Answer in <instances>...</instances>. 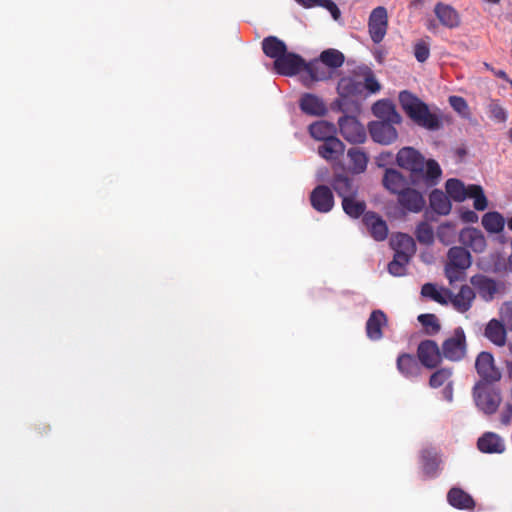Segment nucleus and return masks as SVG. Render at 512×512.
<instances>
[{
    "label": "nucleus",
    "mask_w": 512,
    "mask_h": 512,
    "mask_svg": "<svg viewBox=\"0 0 512 512\" xmlns=\"http://www.w3.org/2000/svg\"><path fill=\"white\" fill-rule=\"evenodd\" d=\"M424 473L429 477L436 476L440 464V458L435 449H424L421 452Z\"/></svg>",
    "instance_id": "e433bc0d"
},
{
    "label": "nucleus",
    "mask_w": 512,
    "mask_h": 512,
    "mask_svg": "<svg viewBox=\"0 0 512 512\" xmlns=\"http://www.w3.org/2000/svg\"><path fill=\"white\" fill-rule=\"evenodd\" d=\"M387 27V10L382 6H378L372 10L368 21L369 34L375 44L383 40L387 32Z\"/></svg>",
    "instance_id": "1a4fd4ad"
},
{
    "label": "nucleus",
    "mask_w": 512,
    "mask_h": 512,
    "mask_svg": "<svg viewBox=\"0 0 512 512\" xmlns=\"http://www.w3.org/2000/svg\"><path fill=\"white\" fill-rule=\"evenodd\" d=\"M484 229L490 233H499L503 230L505 221L498 212H488L482 217Z\"/></svg>",
    "instance_id": "ea45409f"
},
{
    "label": "nucleus",
    "mask_w": 512,
    "mask_h": 512,
    "mask_svg": "<svg viewBox=\"0 0 512 512\" xmlns=\"http://www.w3.org/2000/svg\"><path fill=\"white\" fill-rule=\"evenodd\" d=\"M434 14L440 24L446 28L454 29L460 25V14L449 4L443 2L436 3L434 6Z\"/></svg>",
    "instance_id": "a211bd4d"
},
{
    "label": "nucleus",
    "mask_w": 512,
    "mask_h": 512,
    "mask_svg": "<svg viewBox=\"0 0 512 512\" xmlns=\"http://www.w3.org/2000/svg\"><path fill=\"white\" fill-rule=\"evenodd\" d=\"M300 108L305 114L311 116H322L327 111L322 98H301Z\"/></svg>",
    "instance_id": "58836bf2"
},
{
    "label": "nucleus",
    "mask_w": 512,
    "mask_h": 512,
    "mask_svg": "<svg viewBox=\"0 0 512 512\" xmlns=\"http://www.w3.org/2000/svg\"><path fill=\"white\" fill-rule=\"evenodd\" d=\"M490 112H491V117L494 120H496L497 122L502 123V122H505L507 119L506 111L498 105H492Z\"/></svg>",
    "instance_id": "864d4df0"
},
{
    "label": "nucleus",
    "mask_w": 512,
    "mask_h": 512,
    "mask_svg": "<svg viewBox=\"0 0 512 512\" xmlns=\"http://www.w3.org/2000/svg\"><path fill=\"white\" fill-rule=\"evenodd\" d=\"M473 394L476 406L485 414H493L497 411L501 402V395L492 384L479 381L474 386Z\"/></svg>",
    "instance_id": "39448f33"
},
{
    "label": "nucleus",
    "mask_w": 512,
    "mask_h": 512,
    "mask_svg": "<svg viewBox=\"0 0 512 512\" xmlns=\"http://www.w3.org/2000/svg\"><path fill=\"white\" fill-rule=\"evenodd\" d=\"M361 103L359 98H336L332 104V110L342 112L343 116H354L360 113Z\"/></svg>",
    "instance_id": "72a5a7b5"
},
{
    "label": "nucleus",
    "mask_w": 512,
    "mask_h": 512,
    "mask_svg": "<svg viewBox=\"0 0 512 512\" xmlns=\"http://www.w3.org/2000/svg\"><path fill=\"white\" fill-rule=\"evenodd\" d=\"M397 368L408 379H416L421 373L419 362L410 354H402L397 358Z\"/></svg>",
    "instance_id": "393cba45"
},
{
    "label": "nucleus",
    "mask_w": 512,
    "mask_h": 512,
    "mask_svg": "<svg viewBox=\"0 0 512 512\" xmlns=\"http://www.w3.org/2000/svg\"><path fill=\"white\" fill-rule=\"evenodd\" d=\"M335 125L326 121H317L309 126L311 137L319 141L335 137Z\"/></svg>",
    "instance_id": "c9c22d12"
},
{
    "label": "nucleus",
    "mask_w": 512,
    "mask_h": 512,
    "mask_svg": "<svg viewBox=\"0 0 512 512\" xmlns=\"http://www.w3.org/2000/svg\"><path fill=\"white\" fill-rule=\"evenodd\" d=\"M511 417H512V408L509 406L508 411L502 415V418H501L502 423L506 424V425L509 424Z\"/></svg>",
    "instance_id": "13d9d810"
},
{
    "label": "nucleus",
    "mask_w": 512,
    "mask_h": 512,
    "mask_svg": "<svg viewBox=\"0 0 512 512\" xmlns=\"http://www.w3.org/2000/svg\"><path fill=\"white\" fill-rule=\"evenodd\" d=\"M478 449L483 453H502L505 450L503 439L493 432H486L477 442Z\"/></svg>",
    "instance_id": "b1692460"
},
{
    "label": "nucleus",
    "mask_w": 512,
    "mask_h": 512,
    "mask_svg": "<svg viewBox=\"0 0 512 512\" xmlns=\"http://www.w3.org/2000/svg\"><path fill=\"white\" fill-rule=\"evenodd\" d=\"M362 222L374 240L383 241L387 238V224L377 213L372 211L366 212Z\"/></svg>",
    "instance_id": "dca6fc26"
},
{
    "label": "nucleus",
    "mask_w": 512,
    "mask_h": 512,
    "mask_svg": "<svg viewBox=\"0 0 512 512\" xmlns=\"http://www.w3.org/2000/svg\"><path fill=\"white\" fill-rule=\"evenodd\" d=\"M373 114L379 119L378 121H391L401 123V116L397 113L395 106L388 98L378 100L372 106Z\"/></svg>",
    "instance_id": "4be33fe9"
},
{
    "label": "nucleus",
    "mask_w": 512,
    "mask_h": 512,
    "mask_svg": "<svg viewBox=\"0 0 512 512\" xmlns=\"http://www.w3.org/2000/svg\"><path fill=\"white\" fill-rule=\"evenodd\" d=\"M442 398L448 402L453 401V382H448L442 390Z\"/></svg>",
    "instance_id": "6e6d98bb"
},
{
    "label": "nucleus",
    "mask_w": 512,
    "mask_h": 512,
    "mask_svg": "<svg viewBox=\"0 0 512 512\" xmlns=\"http://www.w3.org/2000/svg\"><path fill=\"white\" fill-rule=\"evenodd\" d=\"M442 170L437 161L430 159L427 162L424 161V171L422 174H416V178H421L427 186H434L438 183L441 177Z\"/></svg>",
    "instance_id": "f704fd0d"
},
{
    "label": "nucleus",
    "mask_w": 512,
    "mask_h": 512,
    "mask_svg": "<svg viewBox=\"0 0 512 512\" xmlns=\"http://www.w3.org/2000/svg\"><path fill=\"white\" fill-rule=\"evenodd\" d=\"M407 116L419 127L429 131H438L443 127L442 117L433 112L420 98H399Z\"/></svg>",
    "instance_id": "f03ea898"
},
{
    "label": "nucleus",
    "mask_w": 512,
    "mask_h": 512,
    "mask_svg": "<svg viewBox=\"0 0 512 512\" xmlns=\"http://www.w3.org/2000/svg\"><path fill=\"white\" fill-rule=\"evenodd\" d=\"M262 50L267 57L276 61L287 52V46L276 36H268L262 41Z\"/></svg>",
    "instance_id": "c756f323"
},
{
    "label": "nucleus",
    "mask_w": 512,
    "mask_h": 512,
    "mask_svg": "<svg viewBox=\"0 0 512 512\" xmlns=\"http://www.w3.org/2000/svg\"><path fill=\"white\" fill-rule=\"evenodd\" d=\"M384 187L393 194L399 195L407 187L405 177L395 169H386L383 177Z\"/></svg>",
    "instance_id": "cd10ccee"
},
{
    "label": "nucleus",
    "mask_w": 512,
    "mask_h": 512,
    "mask_svg": "<svg viewBox=\"0 0 512 512\" xmlns=\"http://www.w3.org/2000/svg\"><path fill=\"white\" fill-rule=\"evenodd\" d=\"M470 283L477 290L481 299L485 302L492 301L499 291L498 283L485 275L479 274L472 276Z\"/></svg>",
    "instance_id": "f3484780"
},
{
    "label": "nucleus",
    "mask_w": 512,
    "mask_h": 512,
    "mask_svg": "<svg viewBox=\"0 0 512 512\" xmlns=\"http://www.w3.org/2000/svg\"><path fill=\"white\" fill-rule=\"evenodd\" d=\"M411 257L406 256L404 253H395L393 260L388 264V272L396 277L405 275L406 266Z\"/></svg>",
    "instance_id": "37998d69"
},
{
    "label": "nucleus",
    "mask_w": 512,
    "mask_h": 512,
    "mask_svg": "<svg viewBox=\"0 0 512 512\" xmlns=\"http://www.w3.org/2000/svg\"><path fill=\"white\" fill-rule=\"evenodd\" d=\"M415 236L419 243L430 245L434 241V230L429 223L423 221L417 225Z\"/></svg>",
    "instance_id": "c03bdc74"
},
{
    "label": "nucleus",
    "mask_w": 512,
    "mask_h": 512,
    "mask_svg": "<svg viewBox=\"0 0 512 512\" xmlns=\"http://www.w3.org/2000/svg\"><path fill=\"white\" fill-rule=\"evenodd\" d=\"M448 503L457 509H472L473 498L460 488H452L447 494Z\"/></svg>",
    "instance_id": "473e14b6"
},
{
    "label": "nucleus",
    "mask_w": 512,
    "mask_h": 512,
    "mask_svg": "<svg viewBox=\"0 0 512 512\" xmlns=\"http://www.w3.org/2000/svg\"><path fill=\"white\" fill-rule=\"evenodd\" d=\"M347 156L350 160L351 170L353 173H363L367 168L368 156L360 148L354 147L348 150Z\"/></svg>",
    "instance_id": "4c0bfd02"
},
{
    "label": "nucleus",
    "mask_w": 512,
    "mask_h": 512,
    "mask_svg": "<svg viewBox=\"0 0 512 512\" xmlns=\"http://www.w3.org/2000/svg\"><path fill=\"white\" fill-rule=\"evenodd\" d=\"M274 70L281 75L292 76L304 70V59L292 52H286L273 63Z\"/></svg>",
    "instance_id": "ddd939ff"
},
{
    "label": "nucleus",
    "mask_w": 512,
    "mask_h": 512,
    "mask_svg": "<svg viewBox=\"0 0 512 512\" xmlns=\"http://www.w3.org/2000/svg\"><path fill=\"white\" fill-rule=\"evenodd\" d=\"M484 335L496 346L502 347L506 343V329L504 325L497 319H491L487 323Z\"/></svg>",
    "instance_id": "c85d7f7f"
},
{
    "label": "nucleus",
    "mask_w": 512,
    "mask_h": 512,
    "mask_svg": "<svg viewBox=\"0 0 512 512\" xmlns=\"http://www.w3.org/2000/svg\"><path fill=\"white\" fill-rule=\"evenodd\" d=\"M467 352L466 335L462 327H457L453 335L442 343V356L447 360L461 361Z\"/></svg>",
    "instance_id": "423d86ee"
},
{
    "label": "nucleus",
    "mask_w": 512,
    "mask_h": 512,
    "mask_svg": "<svg viewBox=\"0 0 512 512\" xmlns=\"http://www.w3.org/2000/svg\"><path fill=\"white\" fill-rule=\"evenodd\" d=\"M319 60L333 71L343 65L345 57L339 50L327 49L320 54Z\"/></svg>",
    "instance_id": "a19ab883"
},
{
    "label": "nucleus",
    "mask_w": 512,
    "mask_h": 512,
    "mask_svg": "<svg viewBox=\"0 0 512 512\" xmlns=\"http://www.w3.org/2000/svg\"><path fill=\"white\" fill-rule=\"evenodd\" d=\"M413 53L418 62H425L430 56V42L428 41V39H421L417 41L414 44Z\"/></svg>",
    "instance_id": "09e8293b"
},
{
    "label": "nucleus",
    "mask_w": 512,
    "mask_h": 512,
    "mask_svg": "<svg viewBox=\"0 0 512 512\" xmlns=\"http://www.w3.org/2000/svg\"><path fill=\"white\" fill-rule=\"evenodd\" d=\"M436 28H437V24L435 23V21H433V20L428 21V23H427V29H428L429 31H435V30H436Z\"/></svg>",
    "instance_id": "bf43d9fd"
},
{
    "label": "nucleus",
    "mask_w": 512,
    "mask_h": 512,
    "mask_svg": "<svg viewBox=\"0 0 512 512\" xmlns=\"http://www.w3.org/2000/svg\"><path fill=\"white\" fill-rule=\"evenodd\" d=\"M319 6L327 9L334 20H338L340 18V9L332 0H321Z\"/></svg>",
    "instance_id": "603ef678"
},
{
    "label": "nucleus",
    "mask_w": 512,
    "mask_h": 512,
    "mask_svg": "<svg viewBox=\"0 0 512 512\" xmlns=\"http://www.w3.org/2000/svg\"><path fill=\"white\" fill-rule=\"evenodd\" d=\"M395 122L391 121H372L368 125V130L372 140L382 145H390L398 138V132L394 127Z\"/></svg>",
    "instance_id": "6e6552de"
},
{
    "label": "nucleus",
    "mask_w": 512,
    "mask_h": 512,
    "mask_svg": "<svg viewBox=\"0 0 512 512\" xmlns=\"http://www.w3.org/2000/svg\"><path fill=\"white\" fill-rule=\"evenodd\" d=\"M418 321L429 335H434L440 331L438 318L434 314H421L418 316Z\"/></svg>",
    "instance_id": "49530a36"
},
{
    "label": "nucleus",
    "mask_w": 512,
    "mask_h": 512,
    "mask_svg": "<svg viewBox=\"0 0 512 512\" xmlns=\"http://www.w3.org/2000/svg\"><path fill=\"white\" fill-rule=\"evenodd\" d=\"M449 101L454 110L462 117L467 118L469 116V108L465 98H449Z\"/></svg>",
    "instance_id": "3c124183"
},
{
    "label": "nucleus",
    "mask_w": 512,
    "mask_h": 512,
    "mask_svg": "<svg viewBox=\"0 0 512 512\" xmlns=\"http://www.w3.org/2000/svg\"><path fill=\"white\" fill-rule=\"evenodd\" d=\"M396 160L400 167L409 170L414 177L424 171V157L412 147L400 149Z\"/></svg>",
    "instance_id": "9b49d317"
},
{
    "label": "nucleus",
    "mask_w": 512,
    "mask_h": 512,
    "mask_svg": "<svg viewBox=\"0 0 512 512\" xmlns=\"http://www.w3.org/2000/svg\"><path fill=\"white\" fill-rule=\"evenodd\" d=\"M495 75H496L497 77H499V78L504 79V80H508L507 74H506V72H505V71H503V70H499V71L495 72Z\"/></svg>",
    "instance_id": "052dcab7"
},
{
    "label": "nucleus",
    "mask_w": 512,
    "mask_h": 512,
    "mask_svg": "<svg viewBox=\"0 0 512 512\" xmlns=\"http://www.w3.org/2000/svg\"><path fill=\"white\" fill-rule=\"evenodd\" d=\"M297 4L304 8H313L319 6L321 0H294Z\"/></svg>",
    "instance_id": "4d7b16f0"
},
{
    "label": "nucleus",
    "mask_w": 512,
    "mask_h": 512,
    "mask_svg": "<svg viewBox=\"0 0 512 512\" xmlns=\"http://www.w3.org/2000/svg\"><path fill=\"white\" fill-rule=\"evenodd\" d=\"M304 81L307 85L312 82L325 81L332 78L334 71L329 69L323 62L316 60L304 66Z\"/></svg>",
    "instance_id": "6ab92c4d"
},
{
    "label": "nucleus",
    "mask_w": 512,
    "mask_h": 512,
    "mask_svg": "<svg viewBox=\"0 0 512 512\" xmlns=\"http://www.w3.org/2000/svg\"><path fill=\"white\" fill-rule=\"evenodd\" d=\"M381 90V84L373 70L366 66H358L350 74L338 81V96H362L364 93L376 94Z\"/></svg>",
    "instance_id": "f257e3e1"
},
{
    "label": "nucleus",
    "mask_w": 512,
    "mask_h": 512,
    "mask_svg": "<svg viewBox=\"0 0 512 512\" xmlns=\"http://www.w3.org/2000/svg\"><path fill=\"white\" fill-rule=\"evenodd\" d=\"M334 191L342 198V201L352 196H357L358 188L352 179L343 174H337L332 181Z\"/></svg>",
    "instance_id": "bb28decb"
},
{
    "label": "nucleus",
    "mask_w": 512,
    "mask_h": 512,
    "mask_svg": "<svg viewBox=\"0 0 512 512\" xmlns=\"http://www.w3.org/2000/svg\"><path fill=\"white\" fill-rule=\"evenodd\" d=\"M475 368L481 380L485 383L492 384L500 380L501 373L494 365L493 355L483 351L479 353L475 361Z\"/></svg>",
    "instance_id": "9d476101"
},
{
    "label": "nucleus",
    "mask_w": 512,
    "mask_h": 512,
    "mask_svg": "<svg viewBox=\"0 0 512 512\" xmlns=\"http://www.w3.org/2000/svg\"><path fill=\"white\" fill-rule=\"evenodd\" d=\"M322 142L318 147V153L322 158L336 160L344 153L345 145L337 137Z\"/></svg>",
    "instance_id": "a878e982"
},
{
    "label": "nucleus",
    "mask_w": 512,
    "mask_h": 512,
    "mask_svg": "<svg viewBox=\"0 0 512 512\" xmlns=\"http://www.w3.org/2000/svg\"><path fill=\"white\" fill-rule=\"evenodd\" d=\"M387 324V317L381 310H374L366 322V334L372 341H378L382 338V328Z\"/></svg>",
    "instance_id": "5701e85b"
},
{
    "label": "nucleus",
    "mask_w": 512,
    "mask_h": 512,
    "mask_svg": "<svg viewBox=\"0 0 512 512\" xmlns=\"http://www.w3.org/2000/svg\"><path fill=\"white\" fill-rule=\"evenodd\" d=\"M461 219L465 223H475L478 221V215L476 214V212L467 209L461 212Z\"/></svg>",
    "instance_id": "5fc2aeb1"
},
{
    "label": "nucleus",
    "mask_w": 512,
    "mask_h": 512,
    "mask_svg": "<svg viewBox=\"0 0 512 512\" xmlns=\"http://www.w3.org/2000/svg\"><path fill=\"white\" fill-rule=\"evenodd\" d=\"M342 207L344 212L352 218H359L361 215L364 216L366 204L364 201L357 200L356 196L346 198L342 201Z\"/></svg>",
    "instance_id": "79ce46f5"
},
{
    "label": "nucleus",
    "mask_w": 512,
    "mask_h": 512,
    "mask_svg": "<svg viewBox=\"0 0 512 512\" xmlns=\"http://www.w3.org/2000/svg\"><path fill=\"white\" fill-rule=\"evenodd\" d=\"M391 246L395 253H404L406 256L411 257L415 250L416 245L414 239L405 233H398L391 238Z\"/></svg>",
    "instance_id": "7c9ffc66"
},
{
    "label": "nucleus",
    "mask_w": 512,
    "mask_h": 512,
    "mask_svg": "<svg viewBox=\"0 0 512 512\" xmlns=\"http://www.w3.org/2000/svg\"><path fill=\"white\" fill-rule=\"evenodd\" d=\"M459 241L465 247L476 253L483 252L486 248V240L482 232L476 228H465L459 234Z\"/></svg>",
    "instance_id": "aec40b11"
},
{
    "label": "nucleus",
    "mask_w": 512,
    "mask_h": 512,
    "mask_svg": "<svg viewBox=\"0 0 512 512\" xmlns=\"http://www.w3.org/2000/svg\"><path fill=\"white\" fill-rule=\"evenodd\" d=\"M421 294L424 297H429L440 304L448 303V297H444L443 294L432 283L424 284L421 289Z\"/></svg>",
    "instance_id": "8fccbe9b"
},
{
    "label": "nucleus",
    "mask_w": 512,
    "mask_h": 512,
    "mask_svg": "<svg viewBox=\"0 0 512 512\" xmlns=\"http://www.w3.org/2000/svg\"><path fill=\"white\" fill-rule=\"evenodd\" d=\"M455 235V226L451 223L441 224L436 232L438 240L445 245L451 244L454 241Z\"/></svg>",
    "instance_id": "de8ad7c7"
},
{
    "label": "nucleus",
    "mask_w": 512,
    "mask_h": 512,
    "mask_svg": "<svg viewBox=\"0 0 512 512\" xmlns=\"http://www.w3.org/2000/svg\"><path fill=\"white\" fill-rule=\"evenodd\" d=\"M489 3L497 4L500 2V0H486Z\"/></svg>",
    "instance_id": "338daca9"
},
{
    "label": "nucleus",
    "mask_w": 512,
    "mask_h": 512,
    "mask_svg": "<svg viewBox=\"0 0 512 512\" xmlns=\"http://www.w3.org/2000/svg\"><path fill=\"white\" fill-rule=\"evenodd\" d=\"M508 263H509V266H510V268L512 270V255L509 256Z\"/></svg>",
    "instance_id": "69168bd1"
},
{
    "label": "nucleus",
    "mask_w": 512,
    "mask_h": 512,
    "mask_svg": "<svg viewBox=\"0 0 512 512\" xmlns=\"http://www.w3.org/2000/svg\"><path fill=\"white\" fill-rule=\"evenodd\" d=\"M310 202L317 212L328 213L334 206V196L329 187L318 185L310 194Z\"/></svg>",
    "instance_id": "2eb2a0df"
},
{
    "label": "nucleus",
    "mask_w": 512,
    "mask_h": 512,
    "mask_svg": "<svg viewBox=\"0 0 512 512\" xmlns=\"http://www.w3.org/2000/svg\"><path fill=\"white\" fill-rule=\"evenodd\" d=\"M452 370L449 368H440L436 370L429 379V385L432 388H439L451 381Z\"/></svg>",
    "instance_id": "a18cd8bd"
},
{
    "label": "nucleus",
    "mask_w": 512,
    "mask_h": 512,
    "mask_svg": "<svg viewBox=\"0 0 512 512\" xmlns=\"http://www.w3.org/2000/svg\"><path fill=\"white\" fill-rule=\"evenodd\" d=\"M507 371L510 377H512V362H507Z\"/></svg>",
    "instance_id": "680f3d73"
},
{
    "label": "nucleus",
    "mask_w": 512,
    "mask_h": 512,
    "mask_svg": "<svg viewBox=\"0 0 512 512\" xmlns=\"http://www.w3.org/2000/svg\"><path fill=\"white\" fill-rule=\"evenodd\" d=\"M417 356L423 366L432 369L441 362L442 353L435 341L424 340L418 345Z\"/></svg>",
    "instance_id": "4468645a"
},
{
    "label": "nucleus",
    "mask_w": 512,
    "mask_h": 512,
    "mask_svg": "<svg viewBox=\"0 0 512 512\" xmlns=\"http://www.w3.org/2000/svg\"><path fill=\"white\" fill-rule=\"evenodd\" d=\"M445 189L448 198L455 202H463L466 198H472L474 200L473 206L478 211H483L488 206L487 198L480 185L465 186L461 180L451 178L446 181Z\"/></svg>",
    "instance_id": "7ed1b4c3"
},
{
    "label": "nucleus",
    "mask_w": 512,
    "mask_h": 512,
    "mask_svg": "<svg viewBox=\"0 0 512 512\" xmlns=\"http://www.w3.org/2000/svg\"><path fill=\"white\" fill-rule=\"evenodd\" d=\"M340 133L352 144L364 143L367 135L364 126L354 116H341L338 120Z\"/></svg>",
    "instance_id": "0eeeda50"
},
{
    "label": "nucleus",
    "mask_w": 512,
    "mask_h": 512,
    "mask_svg": "<svg viewBox=\"0 0 512 512\" xmlns=\"http://www.w3.org/2000/svg\"><path fill=\"white\" fill-rule=\"evenodd\" d=\"M430 207L439 215L450 213L452 204L448 196L441 190L435 189L429 196Z\"/></svg>",
    "instance_id": "2f4dec72"
},
{
    "label": "nucleus",
    "mask_w": 512,
    "mask_h": 512,
    "mask_svg": "<svg viewBox=\"0 0 512 512\" xmlns=\"http://www.w3.org/2000/svg\"><path fill=\"white\" fill-rule=\"evenodd\" d=\"M398 96H413L409 91L407 90H403V91H400Z\"/></svg>",
    "instance_id": "e2e57ef3"
},
{
    "label": "nucleus",
    "mask_w": 512,
    "mask_h": 512,
    "mask_svg": "<svg viewBox=\"0 0 512 512\" xmlns=\"http://www.w3.org/2000/svg\"><path fill=\"white\" fill-rule=\"evenodd\" d=\"M508 228L512 231V218H510L507 222Z\"/></svg>",
    "instance_id": "0e129e2a"
},
{
    "label": "nucleus",
    "mask_w": 512,
    "mask_h": 512,
    "mask_svg": "<svg viewBox=\"0 0 512 512\" xmlns=\"http://www.w3.org/2000/svg\"><path fill=\"white\" fill-rule=\"evenodd\" d=\"M448 262L445 265V276L450 284L463 280L465 270L471 266L470 252L464 247H451L447 254Z\"/></svg>",
    "instance_id": "20e7f679"
},
{
    "label": "nucleus",
    "mask_w": 512,
    "mask_h": 512,
    "mask_svg": "<svg viewBox=\"0 0 512 512\" xmlns=\"http://www.w3.org/2000/svg\"><path fill=\"white\" fill-rule=\"evenodd\" d=\"M508 135H509L510 141H512V127L510 128Z\"/></svg>",
    "instance_id": "774afa93"
},
{
    "label": "nucleus",
    "mask_w": 512,
    "mask_h": 512,
    "mask_svg": "<svg viewBox=\"0 0 512 512\" xmlns=\"http://www.w3.org/2000/svg\"><path fill=\"white\" fill-rule=\"evenodd\" d=\"M398 202L402 208L410 212H420L425 206L423 195L408 187L398 195Z\"/></svg>",
    "instance_id": "412c9836"
},
{
    "label": "nucleus",
    "mask_w": 512,
    "mask_h": 512,
    "mask_svg": "<svg viewBox=\"0 0 512 512\" xmlns=\"http://www.w3.org/2000/svg\"><path fill=\"white\" fill-rule=\"evenodd\" d=\"M445 295L448 297V302L451 303L453 308L459 313L469 311L476 298L474 289L468 285H462L459 292L456 294L450 290H445Z\"/></svg>",
    "instance_id": "f8f14e48"
}]
</instances>
